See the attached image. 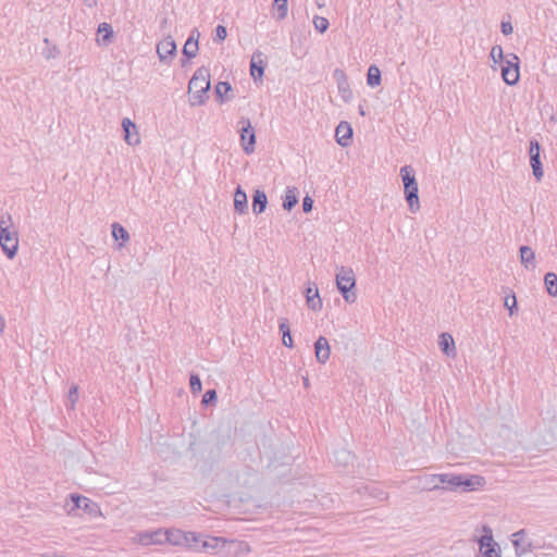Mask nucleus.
Returning a JSON list of instances; mask_svg holds the SVG:
<instances>
[{"label": "nucleus", "mask_w": 557, "mask_h": 557, "mask_svg": "<svg viewBox=\"0 0 557 557\" xmlns=\"http://www.w3.org/2000/svg\"><path fill=\"white\" fill-rule=\"evenodd\" d=\"M504 306L509 310V314L512 315L517 310V299L515 294L505 297Z\"/></svg>", "instance_id": "40"}, {"label": "nucleus", "mask_w": 557, "mask_h": 557, "mask_svg": "<svg viewBox=\"0 0 557 557\" xmlns=\"http://www.w3.org/2000/svg\"><path fill=\"white\" fill-rule=\"evenodd\" d=\"M44 42L47 47H45L41 51V54L45 59H55L60 54V50L55 45H50V40L48 38L44 39Z\"/></svg>", "instance_id": "35"}, {"label": "nucleus", "mask_w": 557, "mask_h": 557, "mask_svg": "<svg viewBox=\"0 0 557 557\" xmlns=\"http://www.w3.org/2000/svg\"><path fill=\"white\" fill-rule=\"evenodd\" d=\"M0 246L9 259H13L18 250V233L13 226L12 215L3 212L0 215Z\"/></svg>", "instance_id": "2"}, {"label": "nucleus", "mask_w": 557, "mask_h": 557, "mask_svg": "<svg viewBox=\"0 0 557 557\" xmlns=\"http://www.w3.org/2000/svg\"><path fill=\"white\" fill-rule=\"evenodd\" d=\"M112 236L115 240L122 239L123 243L129 239L127 231L119 223L112 224Z\"/></svg>", "instance_id": "36"}, {"label": "nucleus", "mask_w": 557, "mask_h": 557, "mask_svg": "<svg viewBox=\"0 0 557 557\" xmlns=\"http://www.w3.org/2000/svg\"><path fill=\"white\" fill-rule=\"evenodd\" d=\"M234 209L240 214L247 213L248 211L247 195L240 186H238L234 193Z\"/></svg>", "instance_id": "20"}, {"label": "nucleus", "mask_w": 557, "mask_h": 557, "mask_svg": "<svg viewBox=\"0 0 557 557\" xmlns=\"http://www.w3.org/2000/svg\"><path fill=\"white\" fill-rule=\"evenodd\" d=\"M306 301L308 308L313 311H320L322 309V299L319 294V289L314 283H309L305 290Z\"/></svg>", "instance_id": "12"}, {"label": "nucleus", "mask_w": 557, "mask_h": 557, "mask_svg": "<svg viewBox=\"0 0 557 557\" xmlns=\"http://www.w3.org/2000/svg\"><path fill=\"white\" fill-rule=\"evenodd\" d=\"M334 462L339 467H346L352 462L354 456L347 449H338L333 454Z\"/></svg>", "instance_id": "26"}, {"label": "nucleus", "mask_w": 557, "mask_h": 557, "mask_svg": "<svg viewBox=\"0 0 557 557\" xmlns=\"http://www.w3.org/2000/svg\"><path fill=\"white\" fill-rule=\"evenodd\" d=\"M359 493H364L380 502L387 499V493L376 484H367L358 490Z\"/></svg>", "instance_id": "23"}, {"label": "nucleus", "mask_w": 557, "mask_h": 557, "mask_svg": "<svg viewBox=\"0 0 557 557\" xmlns=\"http://www.w3.org/2000/svg\"><path fill=\"white\" fill-rule=\"evenodd\" d=\"M274 5L277 8L278 17L284 18L287 15V0H274Z\"/></svg>", "instance_id": "42"}, {"label": "nucleus", "mask_w": 557, "mask_h": 557, "mask_svg": "<svg viewBox=\"0 0 557 557\" xmlns=\"http://www.w3.org/2000/svg\"><path fill=\"white\" fill-rule=\"evenodd\" d=\"M459 476V483H457V488H461L465 492H472L482 487L485 484V480L483 476L478 474L472 475H461Z\"/></svg>", "instance_id": "11"}, {"label": "nucleus", "mask_w": 557, "mask_h": 557, "mask_svg": "<svg viewBox=\"0 0 557 557\" xmlns=\"http://www.w3.org/2000/svg\"><path fill=\"white\" fill-rule=\"evenodd\" d=\"M544 284L549 296H557V275L554 272H547L544 276Z\"/></svg>", "instance_id": "29"}, {"label": "nucleus", "mask_w": 557, "mask_h": 557, "mask_svg": "<svg viewBox=\"0 0 557 557\" xmlns=\"http://www.w3.org/2000/svg\"><path fill=\"white\" fill-rule=\"evenodd\" d=\"M490 55L494 63H504L506 60V54H504L503 48L499 45L492 48Z\"/></svg>", "instance_id": "38"}, {"label": "nucleus", "mask_w": 557, "mask_h": 557, "mask_svg": "<svg viewBox=\"0 0 557 557\" xmlns=\"http://www.w3.org/2000/svg\"><path fill=\"white\" fill-rule=\"evenodd\" d=\"M335 75H339L342 77V81H338V90L342 94V97L345 101H348L351 97V91L348 88V84L346 81V76L343 71L336 70Z\"/></svg>", "instance_id": "33"}, {"label": "nucleus", "mask_w": 557, "mask_h": 557, "mask_svg": "<svg viewBox=\"0 0 557 557\" xmlns=\"http://www.w3.org/2000/svg\"><path fill=\"white\" fill-rule=\"evenodd\" d=\"M216 401V392L215 389H208L202 396V405L209 406L211 404H214Z\"/></svg>", "instance_id": "41"}, {"label": "nucleus", "mask_w": 557, "mask_h": 557, "mask_svg": "<svg viewBox=\"0 0 557 557\" xmlns=\"http://www.w3.org/2000/svg\"><path fill=\"white\" fill-rule=\"evenodd\" d=\"M312 207H313V200L311 199V197H309V196L304 197V199H302L304 212H306V213L310 212L312 210Z\"/></svg>", "instance_id": "46"}, {"label": "nucleus", "mask_w": 557, "mask_h": 557, "mask_svg": "<svg viewBox=\"0 0 557 557\" xmlns=\"http://www.w3.org/2000/svg\"><path fill=\"white\" fill-rule=\"evenodd\" d=\"M336 286L343 298L347 302H355L357 299L356 293L352 289L356 286V278L352 269L341 267L336 273Z\"/></svg>", "instance_id": "4"}, {"label": "nucleus", "mask_w": 557, "mask_h": 557, "mask_svg": "<svg viewBox=\"0 0 557 557\" xmlns=\"http://www.w3.org/2000/svg\"><path fill=\"white\" fill-rule=\"evenodd\" d=\"M70 500L72 504L71 507L67 508V513L70 516L74 515V511L76 509H82L84 512L88 513L92 518L101 516L99 505L86 496L79 494H71Z\"/></svg>", "instance_id": "5"}, {"label": "nucleus", "mask_w": 557, "mask_h": 557, "mask_svg": "<svg viewBox=\"0 0 557 557\" xmlns=\"http://www.w3.org/2000/svg\"><path fill=\"white\" fill-rule=\"evenodd\" d=\"M173 534L174 532L162 530L146 531L138 534V542L145 546L153 544H163L165 542L177 544V541L171 537V535Z\"/></svg>", "instance_id": "8"}, {"label": "nucleus", "mask_w": 557, "mask_h": 557, "mask_svg": "<svg viewBox=\"0 0 557 557\" xmlns=\"http://www.w3.org/2000/svg\"><path fill=\"white\" fill-rule=\"evenodd\" d=\"M190 539L195 542L198 541L196 533H188V535L185 536L186 541H189Z\"/></svg>", "instance_id": "50"}, {"label": "nucleus", "mask_w": 557, "mask_h": 557, "mask_svg": "<svg viewBox=\"0 0 557 557\" xmlns=\"http://www.w3.org/2000/svg\"><path fill=\"white\" fill-rule=\"evenodd\" d=\"M263 53L260 50H256L252 53L250 61V75L253 81H262L264 75V62H263Z\"/></svg>", "instance_id": "15"}, {"label": "nucleus", "mask_w": 557, "mask_h": 557, "mask_svg": "<svg viewBox=\"0 0 557 557\" xmlns=\"http://www.w3.org/2000/svg\"><path fill=\"white\" fill-rule=\"evenodd\" d=\"M239 140L240 146L246 154H251L256 148V133L248 117L239 120Z\"/></svg>", "instance_id": "7"}, {"label": "nucleus", "mask_w": 557, "mask_h": 557, "mask_svg": "<svg viewBox=\"0 0 557 557\" xmlns=\"http://www.w3.org/2000/svg\"><path fill=\"white\" fill-rule=\"evenodd\" d=\"M40 557H64V556L55 554V553H46V554H42Z\"/></svg>", "instance_id": "51"}, {"label": "nucleus", "mask_w": 557, "mask_h": 557, "mask_svg": "<svg viewBox=\"0 0 557 557\" xmlns=\"http://www.w3.org/2000/svg\"><path fill=\"white\" fill-rule=\"evenodd\" d=\"M520 261L523 267L528 270L535 269V253L529 246H521L520 249Z\"/></svg>", "instance_id": "22"}, {"label": "nucleus", "mask_w": 557, "mask_h": 557, "mask_svg": "<svg viewBox=\"0 0 557 557\" xmlns=\"http://www.w3.org/2000/svg\"><path fill=\"white\" fill-rule=\"evenodd\" d=\"M420 482L423 486V488L428 491H435L441 488L440 485V473L437 474H425L424 476L420 478Z\"/></svg>", "instance_id": "28"}, {"label": "nucleus", "mask_w": 557, "mask_h": 557, "mask_svg": "<svg viewBox=\"0 0 557 557\" xmlns=\"http://www.w3.org/2000/svg\"><path fill=\"white\" fill-rule=\"evenodd\" d=\"M176 44L174 39L169 36L158 42L157 53L161 62L170 63L172 58L176 54Z\"/></svg>", "instance_id": "10"}, {"label": "nucleus", "mask_w": 557, "mask_h": 557, "mask_svg": "<svg viewBox=\"0 0 557 557\" xmlns=\"http://www.w3.org/2000/svg\"><path fill=\"white\" fill-rule=\"evenodd\" d=\"M227 36V30H226V27L223 26V25H218L215 27V37H214V41H223Z\"/></svg>", "instance_id": "44"}, {"label": "nucleus", "mask_w": 557, "mask_h": 557, "mask_svg": "<svg viewBox=\"0 0 557 557\" xmlns=\"http://www.w3.org/2000/svg\"><path fill=\"white\" fill-rule=\"evenodd\" d=\"M335 137L338 145L347 147L350 144L352 137V128L348 122L342 121L336 129Z\"/></svg>", "instance_id": "17"}, {"label": "nucleus", "mask_w": 557, "mask_h": 557, "mask_svg": "<svg viewBox=\"0 0 557 557\" xmlns=\"http://www.w3.org/2000/svg\"><path fill=\"white\" fill-rule=\"evenodd\" d=\"M457 483H459V476L455 473H440V485L443 484L444 486H441V488L448 490V491H456L457 490Z\"/></svg>", "instance_id": "24"}, {"label": "nucleus", "mask_w": 557, "mask_h": 557, "mask_svg": "<svg viewBox=\"0 0 557 557\" xmlns=\"http://www.w3.org/2000/svg\"><path fill=\"white\" fill-rule=\"evenodd\" d=\"M210 89V72L206 66L198 67L188 83L189 103L191 107L202 106L208 99Z\"/></svg>", "instance_id": "1"}, {"label": "nucleus", "mask_w": 557, "mask_h": 557, "mask_svg": "<svg viewBox=\"0 0 557 557\" xmlns=\"http://www.w3.org/2000/svg\"><path fill=\"white\" fill-rule=\"evenodd\" d=\"M298 202V197L296 194V188H287L285 196L283 198V208L287 211H290Z\"/></svg>", "instance_id": "31"}, {"label": "nucleus", "mask_w": 557, "mask_h": 557, "mask_svg": "<svg viewBox=\"0 0 557 557\" xmlns=\"http://www.w3.org/2000/svg\"><path fill=\"white\" fill-rule=\"evenodd\" d=\"M367 84L376 87L381 84V71L376 65H370L367 73Z\"/></svg>", "instance_id": "30"}, {"label": "nucleus", "mask_w": 557, "mask_h": 557, "mask_svg": "<svg viewBox=\"0 0 557 557\" xmlns=\"http://www.w3.org/2000/svg\"><path fill=\"white\" fill-rule=\"evenodd\" d=\"M520 59L515 53H507L506 60L502 65V78L503 81L509 85H516L520 79Z\"/></svg>", "instance_id": "6"}, {"label": "nucleus", "mask_w": 557, "mask_h": 557, "mask_svg": "<svg viewBox=\"0 0 557 557\" xmlns=\"http://www.w3.org/2000/svg\"><path fill=\"white\" fill-rule=\"evenodd\" d=\"M169 532H174V534L171 535V537L173 540H176L177 543H180V540H181V536H182L181 531H178V530H169Z\"/></svg>", "instance_id": "48"}, {"label": "nucleus", "mask_w": 557, "mask_h": 557, "mask_svg": "<svg viewBox=\"0 0 557 557\" xmlns=\"http://www.w3.org/2000/svg\"><path fill=\"white\" fill-rule=\"evenodd\" d=\"M199 37H200L199 30L197 28H194L190 32V34L183 47V50H182L183 55L186 57L187 60H190L191 58H195L197 55V52L199 49V46H198Z\"/></svg>", "instance_id": "13"}, {"label": "nucleus", "mask_w": 557, "mask_h": 557, "mask_svg": "<svg viewBox=\"0 0 557 557\" xmlns=\"http://www.w3.org/2000/svg\"><path fill=\"white\" fill-rule=\"evenodd\" d=\"M83 2L88 8H95L98 3V0H83Z\"/></svg>", "instance_id": "49"}, {"label": "nucleus", "mask_w": 557, "mask_h": 557, "mask_svg": "<svg viewBox=\"0 0 557 557\" xmlns=\"http://www.w3.org/2000/svg\"><path fill=\"white\" fill-rule=\"evenodd\" d=\"M189 386H190V391L194 394L201 392L202 384H201V380L198 374H190Z\"/></svg>", "instance_id": "39"}, {"label": "nucleus", "mask_w": 557, "mask_h": 557, "mask_svg": "<svg viewBox=\"0 0 557 557\" xmlns=\"http://www.w3.org/2000/svg\"><path fill=\"white\" fill-rule=\"evenodd\" d=\"M304 385L307 387L309 386V380L308 377H304Z\"/></svg>", "instance_id": "53"}, {"label": "nucleus", "mask_w": 557, "mask_h": 557, "mask_svg": "<svg viewBox=\"0 0 557 557\" xmlns=\"http://www.w3.org/2000/svg\"><path fill=\"white\" fill-rule=\"evenodd\" d=\"M359 109H360V114L364 115V111H363L362 107H360Z\"/></svg>", "instance_id": "54"}, {"label": "nucleus", "mask_w": 557, "mask_h": 557, "mask_svg": "<svg viewBox=\"0 0 557 557\" xmlns=\"http://www.w3.org/2000/svg\"><path fill=\"white\" fill-rule=\"evenodd\" d=\"M438 345L441 350L447 356V357H455L456 356V346L453 336L449 333H442L440 335Z\"/></svg>", "instance_id": "19"}, {"label": "nucleus", "mask_w": 557, "mask_h": 557, "mask_svg": "<svg viewBox=\"0 0 557 557\" xmlns=\"http://www.w3.org/2000/svg\"><path fill=\"white\" fill-rule=\"evenodd\" d=\"M78 398V387L76 385L72 386L69 391V399L74 405Z\"/></svg>", "instance_id": "47"}, {"label": "nucleus", "mask_w": 557, "mask_h": 557, "mask_svg": "<svg viewBox=\"0 0 557 557\" xmlns=\"http://www.w3.org/2000/svg\"><path fill=\"white\" fill-rule=\"evenodd\" d=\"M484 534L479 540L480 549L498 546V544L493 540L492 530L487 527H484Z\"/></svg>", "instance_id": "34"}, {"label": "nucleus", "mask_w": 557, "mask_h": 557, "mask_svg": "<svg viewBox=\"0 0 557 557\" xmlns=\"http://www.w3.org/2000/svg\"><path fill=\"white\" fill-rule=\"evenodd\" d=\"M232 91V86L228 82H219L215 85L214 92L216 95L218 100L223 103L230 100V97H224L227 92Z\"/></svg>", "instance_id": "32"}, {"label": "nucleus", "mask_w": 557, "mask_h": 557, "mask_svg": "<svg viewBox=\"0 0 557 557\" xmlns=\"http://www.w3.org/2000/svg\"><path fill=\"white\" fill-rule=\"evenodd\" d=\"M512 545L517 556H522L530 552L531 543L525 537V531L520 530L512 534Z\"/></svg>", "instance_id": "18"}, {"label": "nucleus", "mask_w": 557, "mask_h": 557, "mask_svg": "<svg viewBox=\"0 0 557 557\" xmlns=\"http://www.w3.org/2000/svg\"><path fill=\"white\" fill-rule=\"evenodd\" d=\"M529 157L533 176L540 182L543 178L544 171L541 162V145L536 139L530 140Z\"/></svg>", "instance_id": "9"}, {"label": "nucleus", "mask_w": 557, "mask_h": 557, "mask_svg": "<svg viewBox=\"0 0 557 557\" xmlns=\"http://www.w3.org/2000/svg\"><path fill=\"white\" fill-rule=\"evenodd\" d=\"M122 128L125 141L131 146H136L140 143L136 124L131 119L124 117L122 120Z\"/></svg>", "instance_id": "14"}, {"label": "nucleus", "mask_w": 557, "mask_h": 557, "mask_svg": "<svg viewBox=\"0 0 557 557\" xmlns=\"http://www.w3.org/2000/svg\"><path fill=\"white\" fill-rule=\"evenodd\" d=\"M97 33L100 35V38H98L99 44L108 45L111 42L113 37V29L109 23H100Z\"/></svg>", "instance_id": "25"}, {"label": "nucleus", "mask_w": 557, "mask_h": 557, "mask_svg": "<svg viewBox=\"0 0 557 557\" xmlns=\"http://www.w3.org/2000/svg\"><path fill=\"white\" fill-rule=\"evenodd\" d=\"M483 557H500L498 546L480 549Z\"/></svg>", "instance_id": "43"}, {"label": "nucleus", "mask_w": 557, "mask_h": 557, "mask_svg": "<svg viewBox=\"0 0 557 557\" xmlns=\"http://www.w3.org/2000/svg\"><path fill=\"white\" fill-rule=\"evenodd\" d=\"M4 331V319L0 315V334Z\"/></svg>", "instance_id": "52"}, {"label": "nucleus", "mask_w": 557, "mask_h": 557, "mask_svg": "<svg viewBox=\"0 0 557 557\" xmlns=\"http://www.w3.org/2000/svg\"><path fill=\"white\" fill-rule=\"evenodd\" d=\"M268 198L263 190L256 189L252 195V211L255 214H261L267 209Z\"/></svg>", "instance_id": "21"}, {"label": "nucleus", "mask_w": 557, "mask_h": 557, "mask_svg": "<svg viewBox=\"0 0 557 557\" xmlns=\"http://www.w3.org/2000/svg\"><path fill=\"white\" fill-rule=\"evenodd\" d=\"M313 25H314L315 30L323 34L327 30L330 23L326 17L315 15L313 17Z\"/></svg>", "instance_id": "37"}, {"label": "nucleus", "mask_w": 557, "mask_h": 557, "mask_svg": "<svg viewBox=\"0 0 557 557\" xmlns=\"http://www.w3.org/2000/svg\"><path fill=\"white\" fill-rule=\"evenodd\" d=\"M314 354L317 361L319 363L324 364L331 355V347L329 341L324 336H319V338L314 343Z\"/></svg>", "instance_id": "16"}, {"label": "nucleus", "mask_w": 557, "mask_h": 557, "mask_svg": "<svg viewBox=\"0 0 557 557\" xmlns=\"http://www.w3.org/2000/svg\"><path fill=\"white\" fill-rule=\"evenodd\" d=\"M500 30L505 36L511 35L513 27L509 21H502Z\"/></svg>", "instance_id": "45"}, {"label": "nucleus", "mask_w": 557, "mask_h": 557, "mask_svg": "<svg viewBox=\"0 0 557 557\" xmlns=\"http://www.w3.org/2000/svg\"><path fill=\"white\" fill-rule=\"evenodd\" d=\"M280 332L282 333V342L283 345L293 348L294 347V341L290 335V329L287 319H283L280 321L278 325Z\"/></svg>", "instance_id": "27"}, {"label": "nucleus", "mask_w": 557, "mask_h": 557, "mask_svg": "<svg viewBox=\"0 0 557 557\" xmlns=\"http://www.w3.org/2000/svg\"><path fill=\"white\" fill-rule=\"evenodd\" d=\"M399 174L404 184L405 200L409 210L416 213L420 209V200L414 169L411 165H404L400 168Z\"/></svg>", "instance_id": "3"}]
</instances>
